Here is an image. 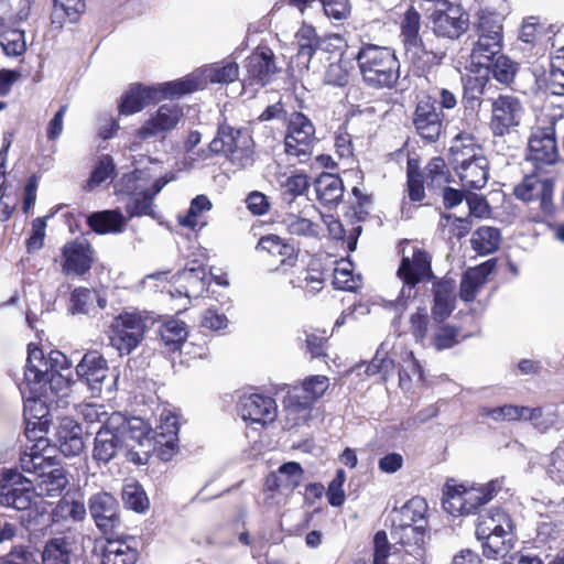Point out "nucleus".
I'll use <instances>...</instances> for the list:
<instances>
[{"label":"nucleus","instance_id":"obj_1","mask_svg":"<svg viewBox=\"0 0 564 564\" xmlns=\"http://www.w3.org/2000/svg\"><path fill=\"white\" fill-rule=\"evenodd\" d=\"M147 422L140 417L127 419L119 412H112L108 425L96 432L93 458L98 464H108L120 452L128 460L144 465L151 456L152 443L144 438Z\"/></svg>","mask_w":564,"mask_h":564},{"label":"nucleus","instance_id":"obj_2","mask_svg":"<svg viewBox=\"0 0 564 564\" xmlns=\"http://www.w3.org/2000/svg\"><path fill=\"white\" fill-rule=\"evenodd\" d=\"M68 478L62 467H51L34 480L24 477L15 469L0 473V506L15 510H28L35 505V498H55L62 495Z\"/></svg>","mask_w":564,"mask_h":564},{"label":"nucleus","instance_id":"obj_3","mask_svg":"<svg viewBox=\"0 0 564 564\" xmlns=\"http://www.w3.org/2000/svg\"><path fill=\"white\" fill-rule=\"evenodd\" d=\"M355 58L366 86L373 89H392L397 86L400 62L392 48L366 43Z\"/></svg>","mask_w":564,"mask_h":564},{"label":"nucleus","instance_id":"obj_4","mask_svg":"<svg viewBox=\"0 0 564 564\" xmlns=\"http://www.w3.org/2000/svg\"><path fill=\"white\" fill-rule=\"evenodd\" d=\"M476 536L482 541V554L489 560L506 557L516 543L512 520L502 509H491L479 517Z\"/></svg>","mask_w":564,"mask_h":564},{"label":"nucleus","instance_id":"obj_5","mask_svg":"<svg viewBox=\"0 0 564 564\" xmlns=\"http://www.w3.org/2000/svg\"><path fill=\"white\" fill-rule=\"evenodd\" d=\"M44 366L41 349L29 345L24 379L19 384L24 401V415L29 420H42L47 414L45 402L42 400L47 397L46 382L43 376L45 370L42 369Z\"/></svg>","mask_w":564,"mask_h":564},{"label":"nucleus","instance_id":"obj_6","mask_svg":"<svg viewBox=\"0 0 564 564\" xmlns=\"http://www.w3.org/2000/svg\"><path fill=\"white\" fill-rule=\"evenodd\" d=\"M500 489L501 482L498 479L471 486L457 484L454 480L447 481L442 505L444 510L454 517L467 516L489 502Z\"/></svg>","mask_w":564,"mask_h":564},{"label":"nucleus","instance_id":"obj_7","mask_svg":"<svg viewBox=\"0 0 564 564\" xmlns=\"http://www.w3.org/2000/svg\"><path fill=\"white\" fill-rule=\"evenodd\" d=\"M421 15L410 7L401 21V39L406 59L420 72L430 70L442 63L445 54L427 48L420 36Z\"/></svg>","mask_w":564,"mask_h":564},{"label":"nucleus","instance_id":"obj_8","mask_svg":"<svg viewBox=\"0 0 564 564\" xmlns=\"http://www.w3.org/2000/svg\"><path fill=\"white\" fill-rule=\"evenodd\" d=\"M193 83L192 80H173L156 86L134 84L121 96L119 112L124 116L134 115L151 102L185 95V91L193 87Z\"/></svg>","mask_w":564,"mask_h":564},{"label":"nucleus","instance_id":"obj_9","mask_svg":"<svg viewBox=\"0 0 564 564\" xmlns=\"http://www.w3.org/2000/svg\"><path fill=\"white\" fill-rule=\"evenodd\" d=\"M328 378L312 376L301 387H294L283 400L286 425L293 427L307 421L314 402L328 389Z\"/></svg>","mask_w":564,"mask_h":564},{"label":"nucleus","instance_id":"obj_10","mask_svg":"<svg viewBox=\"0 0 564 564\" xmlns=\"http://www.w3.org/2000/svg\"><path fill=\"white\" fill-rule=\"evenodd\" d=\"M478 40L475 42L470 62L473 66L489 68L502 47V23L498 13L481 10L476 23Z\"/></svg>","mask_w":564,"mask_h":564},{"label":"nucleus","instance_id":"obj_11","mask_svg":"<svg viewBox=\"0 0 564 564\" xmlns=\"http://www.w3.org/2000/svg\"><path fill=\"white\" fill-rule=\"evenodd\" d=\"M167 182L169 180L160 178L150 186L145 173L134 171L123 175L117 185V192L128 196L126 210L130 217L152 215L153 198Z\"/></svg>","mask_w":564,"mask_h":564},{"label":"nucleus","instance_id":"obj_12","mask_svg":"<svg viewBox=\"0 0 564 564\" xmlns=\"http://www.w3.org/2000/svg\"><path fill=\"white\" fill-rule=\"evenodd\" d=\"M209 151L224 154L238 167H247L253 163V141L247 131L236 130L229 126H220L217 135L209 143Z\"/></svg>","mask_w":564,"mask_h":564},{"label":"nucleus","instance_id":"obj_13","mask_svg":"<svg viewBox=\"0 0 564 564\" xmlns=\"http://www.w3.org/2000/svg\"><path fill=\"white\" fill-rule=\"evenodd\" d=\"M145 321L135 313L115 317L109 327L110 345L122 356L130 355L143 340Z\"/></svg>","mask_w":564,"mask_h":564},{"label":"nucleus","instance_id":"obj_14","mask_svg":"<svg viewBox=\"0 0 564 564\" xmlns=\"http://www.w3.org/2000/svg\"><path fill=\"white\" fill-rule=\"evenodd\" d=\"M76 373L83 380L91 397H98L104 390L112 392L118 376L110 373L107 360L98 351L86 352L76 366Z\"/></svg>","mask_w":564,"mask_h":564},{"label":"nucleus","instance_id":"obj_15","mask_svg":"<svg viewBox=\"0 0 564 564\" xmlns=\"http://www.w3.org/2000/svg\"><path fill=\"white\" fill-rule=\"evenodd\" d=\"M315 142V128L312 121L301 112L291 115L284 138L285 153L305 162L312 155Z\"/></svg>","mask_w":564,"mask_h":564},{"label":"nucleus","instance_id":"obj_16","mask_svg":"<svg viewBox=\"0 0 564 564\" xmlns=\"http://www.w3.org/2000/svg\"><path fill=\"white\" fill-rule=\"evenodd\" d=\"M177 434L178 419L176 414L163 409L156 427L153 430L147 423L143 436L152 443L151 454L158 451L162 460H170L177 448Z\"/></svg>","mask_w":564,"mask_h":564},{"label":"nucleus","instance_id":"obj_17","mask_svg":"<svg viewBox=\"0 0 564 564\" xmlns=\"http://www.w3.org/2000/svg\"><path fill=\"white\" fill-rule=\"evenodd\" d=\"M303 473L299 463L289 462L269 474L264 482V492L268 494L267 503H280L282 498L292 494L300 485Z\"/></svg>","mask_w":564,"mask_h":564},{"label":"nucleus","instance_id":"obj_18","mask_svg":"<svg viewBox=\"0 0 564 564\" xmlns=\"http://www.w3.org/2000/svg\"><path fill=\"white\" fill-rule=\"evenodd\" d=\"M41 358L45 362L42 369L45 370L43 376L46 382V393L51 391L57 397H67L73 380L70 364L66 355L58 350H52L45 357L41 349Z\"/></svg>","mask_w":564,"mask_h":564},{"label":"nucleus","instance_id":"obj_19","mask_svg":"<svg viewBox=\"0 0 564 564\" xmlns=\"http://www.w3.org/2000/svg\"><path fill=\"white\" fill-rule=\"evenodd\" d=\"M523 115L520 100L511 95H500L492 101L490 129L495 135L502 137L519 126Z\"/></svg>","mask_w":564,"mask_h":564},{"label":"nucleus","instance_id":"obj_20","mask_svg":"<svg viewBox=\"0 0 564 564\" xmlns=\"http://www.w3.org/2000/svg\"><path fill=\"white\" fill-rule=\"evenodd\" d=\"M88 509L97 528L110 533L120 527V508L117 499L109 492L99 491L88 499Z\"/></svg>","mask_w":564,"mask_h":564},{"label":"nucleus","instance_id":"obj_21","mask_svg":"<svg viewBox=\"0 0 564 564\" xmlns=\"http://www.w3.org/2000/svg\"><path fill=\"white\" fill-rule=\"evenodd\" d=\"M183 109L176 104H164L137 130L140 140L165 137L183 118Z\"/></svg>","mask_w":564,"mask_h":564},{"label":"nucleus","instance_id":"obj_22","mask_svg":"<svg viewBox=\"0 0 564 564\" xmlns=\"http://www.w3.org/2000/svg\"><path fill=\"white\" fill-rule=\"evenodd\" d=\"M436 6L430 14L434 33L448 39L459 37L467 29V19L447 0H442Z\"/></svg>","mask_w":564,"mask_h":564},{"label":"nucleus","instance_id":"obj_23","mask_svg":"<svg viewBox=\"0 0 564 564\" xmlns=\"http://www.w3.org/2000/svg\"><path fill=\"white\" fill-rule=\"evenodd\" d=\"M239 75V66L234 61H223L207 65L202 69L192 73L191 75L181 78L180 80H192L194 82L191 89L186 90L185 94H189L212 84H229L235 82Z\"/></svg>","mask_w":564,"mask_h":564},{"label":"nucleus","instance_id":"obj_24","mask_svg":"<svg viewBox=\"0 0 564 564\" xmlns=\"http://www.w3.org/2000/svg\"><path fill=\"white\" fill-rule=\"evenodd\" d=\"M413 124L419 135L434 142L441 135L443 121L435 102L430 97L421 99L413 113Z\"/></svg>","mask_w":564,"mask_h":564},{"label":"nucleus","instance_id":"obj_25","mask_svg":"<svg viewBox=\"0 0 564 564\" xmlns=\"http://www.w3.org/2000/svg\"><path fill=\"white\" fill-rule=\"evenodd\" d=\"M557 147L555 141V129L549 126L545 129L534 131L529 139L528 160L540 164L551 165L557 160Z\"/></svg>","mask_w":564,"mask_h":564},{"label":"nucleus","instance_id":"obj_26","mask_svg":"<svg viewBox=\"0 0 564 564\" xmlns=\"http://www.w3.org/2000/svg\"><path fill=\"white\" fill-rule=\"evenodd\" d=\"M246 69L250 85L254 83L261 87L271 83L279 70L274 54L268 47H260L252 52L246 61Z\"/></svg>","mask_w":564,"mask_h":564},{"label":"nucleus","instance_id":"obj_27","mask_svg":"<svg viewBox=\"0 0 564 564\" xmlns=\"http://www.w3.org/2000/svg\"><path fill=\"white\" fill-rule=\"evenodd\" d=\"M240 413L245 421L267 425L272 423L278 415L275 401L262 394H250L242 398Z\"/></svg>","mask_w":564,"mask_h":564},{"label":"nucleus","instance_id":"obj_28","mask_svg":"<svg viewBox=\"0 0 564 564\" xmlns=\"http://www.w3.org/2000/svg\"><path fill=\"white\" fill-rule=\"evenodd\" d=\"M554 184L551 180H540L535 175L525 176L514 188V195L524 202L540 200V207L545 213L552 212V195Z\"/></svg>","mask_w":564,"mask_h":564},{"label":"nucleus","instance_id":"obj_29","mask_svg":"<svg viewBox=\"0 0 564 564\" xmlns=\"http://www.w3.org/2000/svg\"><path fill=\"white\" fill-rule=\"evenodd\" d=\"M93 264V252L85 240L67 242L63 247V272L67 275H83Z\"/></svg>","mask_w":564,"mask_h":564},{"label":"nucleus","instance_id":"obj_30","mask_svg":"<svg viewBox=\"0 0 564 564\" xmlns=\"http://www.w3.org/2000/svg\"><path fill=\"white\" fill-rule=\"evenodd\" d=\"M318 215L314 206H308L300 213H286L281 219V225L292 235L304 238H319L322 226L314 219Z\"/></svg>","mask_w":564,"mask_h":564},{"label":"nucleus","instance_id":"obj_31","mask_svg":"<svg viewBox=\"0 0 564 564\" xmlns=\"http://www.w3.org/2000/svg\"><path fill=\"white\" fill-rule=\"evenodd\" d=\"M431 274V258L427 252L414 247L411 251L403 249L402 261L398 270V276L402 281L420 282L430 278Z\"/></svg>","mask_w":564,"mask_h":564},{"label":"nucleus","instance_id":"obj_32","mask_svg":"<svg viewBox=\"0 0 564 564\" xmlns=\"http://www.w3.org/2000/svg\"><path fill=\"white\" fill-rule=\"evenodd\" d=\"M138 557L133 538L107 539L101 550V564H135Z\"/></svg>","mask_w":564,"mask_h":564},{"label":"nucleus","instance_id":"obj_33","mask_svg":"<svg viewBox=\"0 0 564 564\" xmlns=\"http://www.w3.org/2000/svg\"><path fill=\"white\" fill-rule=\"evenodd\" d=\"M56 438L61 452L67 457L77 456L84 449L82 426L72 417L59 420Z\"/></svg>","mask_w":564,"mask_h":564},{"label":"nucleus","instance_id":"obj_34","mask_svg":"<svg viewBox=\"0 0 564 564\" xmlns=\"http://www.w3.org/2000/svg\"><path fill=\"white\" fill-rule=\"evenodd\" d=\"M485 156L481 145L470 133H458L451 142L449 160L453 167Z\"/></svg>","mask_w":564,"mask_h":564},{"label":"nucleus","instance_id":"obj_35","mask_svg":"<svg viewBox=\"0 0 564 564\" xmlns=\"http://www.w3.org/2000/svg\"><path fill=\"white\" fill-rule=\"evenodd\" d=\"M454 170L466 189H481L488 182L489 162L486 156L455 166Z\"/></svg>","mask_w":564,"mask_h":564},{"label":"nucleus","instance_id":"obj_36","mask_svg":"<svg viewBox=\"0 0 564 564\" xmlns=\"http://www.w3.org/2000/svg\"><path fill=\"white\" fill-rule=\"evenodd\" d=\"M455 283L440 281L434 285V305L432 317L435 323H443L454 310Z\"/></svg>","mask_w":564,"mask_h":564},{"label":"nucleus","instance_id":"obj_37","mask_svg":"<svg viewBox=\"0 0 564 564\" xmlns=\"http://www.w3.org/2000/svg\"><path fill=\"white\" fill-rule=\"evenodd\" d=\"M89 227L97 234H118L126 227V218L119 209L96 212L88 216Z\"/></svg>","mask_w":564,"mask_h":564},{"label":"nucleus","instance_id":"obj_38","mask_svg":"<svg viewBox=\"0 0 564 564\" xmlns=\"http://www.w3.org/2000/svg\"><path fill=\"white\" fill-rule=\"evenodd\" d=\"M206 271L202 265L185 268L177 275V292L187 297L199 296L206 289Z\"/></svg>","mask_w":564,"mask_h":564},{"label":"nucleus","instance_id":"obj_39","mask_svg":"<svg viewBox=\"0 0 564 564\" xmlns=\"http://www.w3.org/2000/svg\"><path fill=\"white\" fill-rule=\"evenodd\" d=\"M87 511L84 502L62 498L51 512V520L54 524H67L69 522H80L86 518Z\"/></svg>","mask_w":564,"mask_h":564},{"label":"nucleus","instance_id":"obj_40","mask_svg":"<svg viewBox=\"0 0 564 564\" xmlns=\"http://www.w3.org/2000/svg\"><path fill=\"white\" fill-rule=\"evenodd\" d=\"M316 196L324 204H336L344 194L343 181L330 173H322L314 183Z\"/></svg>","mask_w":564,"mask_h":564},{"label":"nucleus","instance_id":"obj_41","mask_svg":"<svg viewBox=\"0 0 564 564\" xmlns=\"http://www.w3.org/2000/svg\"><path fill=\"white\" fill-rule=\"evenodd\" d=\"M72 554V543L67 538H52L44 544L42 564H70Z\"/></svg>","mask_w":564,"mask_h":564},{"label":"nucleus","instance_id":"obj_42","mask_svg":"<svg viewBox=\"0 0 564 564\" xmlns=\"http://www.w3.org/2000/svg\"><path fill=\"white\" fill-rule=\"evenodd\" d=\"M481 414L488 416L495 421H505V420H535L542 415V410L540 408H527V406H516L506 404L503 406L497 408H484L481 409Z\"/></svg>","mask_w":564,"mask_h":564},{"label":"nucleus","instance_id":"obj_43","mask_svg":"<svg viewBox=\"0 0 564 564\" xmlns=\"http://www.w3.org/2000/svg\"><path fill=\"white\" fill-rule=\"evenodd\" d=\"M392 536L404 549L415 550V546L424 549L426 532L421 524L393 523Z\"/></svg>","mask_w":564,"mask_h":564},{"label":"nucleus","instance_id":"obj_44","mask_svg":"<svg viewBox=\"0 0 564 564\" xmlns=\"http://www.w3.org/2000/svg\"><path fill=\"white\" fill-rule=\"evenodd\" d=\"M258 249L273 257H281V264L288 263L292 265L296 260V252L293 245L275 235L262 237L258 242Z\"/></svg>","mask_w":564,"mask_h":564},{"label":"nucleus","instance_id":"obj_45","mask_svg":"<svg viewBox=\"0 0 564 564\" xmlns=\"http://www.w3.org/2000/svg\"><path fill=\"white\" fill-rule=\"evenodd\" d=\"M399 382L404 391L424 382L423 370L412 351H406L400 364Z\"/></svg>","mask_w":564,"mask_h":564},{"label":"nucleus","instance_id":"obj_46","mask_svg":"<svg viewBox=\"0 0 564 564\" xmlns=\"http://www.w3.org/2000/svg\"><path fill=\"white\" fill-rule=\"evenodd\" d=\"M160 335L164 347L169 351H176L187 338V326L180 319L171 318L161 325Z\"/></svg>","mask_w":564,"mask_h":564},{"label":"nucleus","instance_id":"obj_47","mask_svg":"<svg viewBox=\"0 0 564 564\" xmlns=\"http://www.w3.org/2000/svg\"><path fill=\"white\" fill-rule=\"evenodd\" d=\"M333 284L338 290L356 292L362 285V278L360 274H354L350 261L341 259L336 261Z\"/></svg>","mask_w":564,"mask_h":564},{"label":"nucleus","instance_id":"obj_48","mask_svg":"<svg viewBox=\"0 0 564 564\" xmlns=\"http://www.w3.org/2000/svg\"><path fill=\"white\" fill-rule=\"evenodd\" d=\"M427 506L423 498L414 497L410 499L393 517V523L426 524L425 512Z\"/></svg>","mask_w":564,"mask_h":564},{"label":"nucleus","instance_id":"obj_49","mask_svg":"<svg viewBox=\"0 0 564 564\" xmlns=\"http://www.w3.org/2000/svg\"><path fill=\"white\" fill-rule=\"evenodd\" d=\"M501 236L498 228L482 226L479 227L470 239L473 249L479 254H490L498 250Z\"/></svg>","mask_w":564,"mask_h":564},{"label":"nucleus","instance_id":"obj_50","mask_svg":"<svg viewBox=\"0 0 564 564\" xmlns=\"http://www.w3.org/2000/svg\"><path fill=\"white\" fill-rule=\"evenodd\" d=\"M488 270L485 267L468 269L460 282V299L465 302L473 301L479 289L485 284Z\"/></svg>","mask_w":564,"mask_h":564},{"label":"nucleus","instance_id":"obj_51","mask_svg":"<svg viewBox=\"0 0 564 564\" xmlns=\"http://www.w3.org/2000/svg\"><path fill=\"white\" fill-rule=\"evenodd\" d=\"M122 501L128 509L142 513L149 508V499L137 481H127L122 487Z\"/></svg>","mask_w":564,"mask_h":564},{"label":"nucleus","instance_id":"obj_52","mask_svg":"<svg viewBox=\"0 0 564 564\" xmlns=\"http://www.w3.org/2000/svg\"><path fill=\"white\" fill-rule=\"evenodd\" d=\"M213 207L212 202L205 195L196 196L192 202L188 210L183 217H180V224L191 229L197 226L204 227L206 223L202 220V215L205 212H209Z\"/></svg>","mask_w":564,"mask_h":564},{"label":"nucleus","instance_id":"obj_53","mask_svg":"<svg viewBox=\"0 0 564 564\" xmlns=\"http://www.w3.org/2000/svg\"><path fill=\"white\" fill-rule=\"evenodd\" d=\"M115 163L111 156L102 155L93 167L90 177L87 180L84 188L88 192L94 191L108 180L115 176Z\"/></svg>","mask_w":564,"mask_h":564},{"label":"nucleus","instance_id":"obj_54","mask_svg":"<svg viewBox=\"0 0 564 564\" xmlns=\"http://www.w3.org/2000/svg\"><path fill=\"white\" fill-rule=\"evenodd\" d=\"M20 465L23 471L35 474L37 477L42 471L54 466V462L51 457L39 452L36 446H33L29 452L21 454Z\"/></svg>","mask_w":564,"mask_h":564},{"label":"nucleus","instance_id":"obj_55","mask_svg":"<svg viewBox=\"0 0 564 564\" xmlns=\"http://www.w3.org/2000/svg\"><path fill=\"white\" fill-rule=\"evenodd\" d=\"M352 65L349 59L340 57L337 62L330 63L324 73V84L344 87L349 83Z\"/></svg>","mask_w":564,"mask_h":564},{"label":"nucleus","instance_id":"obj_56","mask_svg":"<svg viewBox=\"0 0 564 564\" xmlns=\"http://www.w3.org/2000/svg\"><path fill=\"white\" fill-rule=\"evenodd\" d=\"M449 171L444 159L433 158L425 167V182L429 188H442L449 182Z\"/></svg>","mask_w":564,"mask_h":564},{"label":"nucleus","instance_id":"obj_57","mask_svg":"<svg viewBox=\"0 0 564 564\" xmlns=\"http://www.w3.org/2000/svg\"><path fill=\"white\" fill-rule=\"evenodd\" d=\"M0 44L6 55L20 56L26 50L24 32L19 29H9L1 33Z\"/></svg>","mask_w":564,"mask_h":564},{"label":"nucleus","instance_id":"obj_58","mask_svg":"<svg viewBox=\"0 0 564 564\" xmlns=\"http://www.w3.org/2000/svg\"><path fill=\"white\" fill-rule=\"evenodd\" d=\"M308 186V177L303 173L286 176L280 182L283 199L289 203H291L295 197L303 195L307 191Z\"/></svg>","mask_w":564,"mask_h":564},{"label":"nucleus","instance_id":"obj_59","mask_svg":"<svg viewBox=\"0 0 564 564\" xmlns=\"http://www.w3.org/2000/svg\"><path fill=\"white\" fill-rule=\"evenodd\" d=\"M296 39L299 41V55L310 61L321 45L315 29L311 25H302L296 32Z\"/></svg>","mask_w":564,"mask_h":564},{"label":"nucleus","instance_id":"obj_60","mask_svg":"<svg viewBox=\"0 0 564 564\" xmlns=\"http://www.w3.org/2000/svg\"><path fill=\"white\" fill-rule=\"evenodd\" d=\"M434 332L432 335V345L437 350L448 349L458 343V332L449 325L435 323Z\"/></svg>","mask_w":564,"mask_h":564},{"label":"nucleus","instance_id":"obj_61","mask_svg":"<svg viewBox=\"0 0 564 564\" xmlns=\"http://www.w3.org/2000/svg\"><path fill=\"white\" fill-rule=\"evenodd\" d=\"M494 77L503 85H510L517 74V64L509 57L499 55L492 65Z\"/></svg>","mask_w":564,"mask_h":564},{"label":"nucleus","instance_id":"obj_62","mask_svg":"<svg viewBox=\"0 0 564 564\" xmlns=\"http://www.w3.org/2000/svg\"><path fill=\"white\" fill-rule=\"evenodd\" d=\"M346 481V473L344 469H337L334 479L329 482L326 496L330 506L341 507L345 502L344 484Z\"/></svg>","mask_w":564,"mask_h":564},{"label":"nucleus","instance_id":"obj_63","mask_svg":"<svg viewBox=\"0 0 564 564\" xmlns=\"http://www.w3.org/2000/svg\"><path fill=\"white\" fill-rule=\"evenodd\" d=\"M429 332V316L425 308L417 311L410 317V333L416 343L423 344Z\"/></svg>","mask_w":564,"mask_h":564},{"label":"nucleus","instance_id":"obj_64","mask_svg":"<svg viewBox=\"0 0 564 564\" xmlns=\"http://www.w3.org/2000/svg\"><path fill=\"white\" fill-rule=\"evenodd\" d=\"M546 89L554 96L564 97V68H561V64L557 61L550 67Z\"/></svg>","mask_w":564,"mask_h":564}]
</instances>
